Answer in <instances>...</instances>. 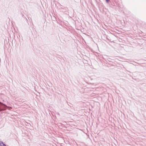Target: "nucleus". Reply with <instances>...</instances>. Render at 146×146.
Here are the masks:
<instances>
[{"mask_svg":"<svg viewBox=\"0 0 146 146\" xmlns=\"http://www.w3.org/2000/svg\"><path fill=\"white\" fill-rule=\"evenodd\" d=\"M0 145L1 146H6L2 142H0Z\"/></svg>","mask_w":146,"mask_h":146,"instance_id":"f257e3e1","label":"nucleus"},{"mask_svg":"<svg viewBox=\"0 0 146 146\" xmlns=\"http://www.w3.org/2000/svg\"><path fill=\"white\" fill-rule=\"evenodd\" d=\"M107 2H108L109 1V0H106Z\"/></svg>","mask_w":146,"mask_h":146,"instance_id":"f03ea898","label":"nucleus"}]
</instances>
